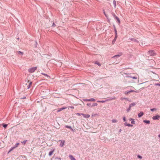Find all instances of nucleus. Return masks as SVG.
<instances>
[{
  "label": "nucleus",
  "mask_w": 160,
  "mask_h": 160,
  "mask_svg": "<svg viewBox=\"0 0 160 160\" xmlns=\"http://www.w3.org/2000/svg\"><path fill=\"white\" fill-rule=\"evenodd\" d=\"M148 55L149 56H154L156 55V53L154 50H150L148 51Z\"/></svg>",
  "instance_id": "f257e3e1"
},
{
  "label": "nucleus",
  "mask_w": 160,
  "mask_h": 160,
  "mask_svg": "<svg viewBox=\"0 0 160 160\" xmlns=\"http://www.w3.org/2000/svg\"><path fill=\"white\" fill-rule=\"evenodd\" d=\"M37 69V67H36L31 68L28 69V71L30 73H32L33 72Z\"/></svg>",
  "instance_id": "f03ea898"
},
{
  "label": "nucleus",
  "mask_w": 160,
  "mask_h": 160,
  "mask_svg": "<svg viewBox=\"0 0 160 160\" xmlns=\"http://www.w3.org/2000/svg\"><path fill=\"white\" fill-rule=\"evenodd\" d=\"M83 100L84 101L94 102L95 101V99L93 98H91L90 99H84Z\"/></svg>",
  "instance_id": "7ed1b4c3"
},
{
  "label": "nucleus",
  "mask_w": 160,
  "mask_h": 160,
  "mask_svg": "<svg viewBox=\"0 0 160 160\" xmlns=\"http://www.w3.org/2000/svg\"><path fill=\"white\" fill-rule=\"evenodd\" d=\"M152 119L153 120H158L159 119V118H160V116L158 115H156L155 116H153L152 117Z\"/></svg>",
  "instance_id": "20e7f679"
},
{
  "label": "nucleus",
  "mask_w": 160,
  "mask_h": 160,
  "mask_svg": "<svg viewBox=\"0 0 160 160\" xmlns=\"http://www.w3.org/2000/svg\"><path fill=\"white\" fill-rule=\"evenodd\" d=\"M122 55V53L121 52H120L118 54L115 55L112 57V58H115V57L118 58Z\"/></svg>",
  "instance_id": "39448f33"
},
{
  "label": "nucleus",
  "mask_w": 160,
  "mask_h": 160,
  "mask_svg": "<svg viewBox=\"0 0 160 160\" xmlns=\"http://www.w3.org/2000/svg\"><path fill=\"white\" fill-rule=\"evenodd\" d=\"M60 141L61 142L60 146L62 147L64 145L65 141L64 140H60Z\"/></svg>",
  "instance_id": "423d86ee"
},
{
  "label": "nucleus",
  "mask_w": 160,
  "mask_h": 160,
  "mask_svg": "<svg viewBox=\"0 0 160 160\" xmlns=\"http://www.w3.org/2000/svg\"><path fill=\"white\" fill-rule=\"evenodd\" d=\"M81 114L85 118H88L90 117V115L89 114H85L83 113H81Z\"/></svg>",
  "instance_id": "0eeeda50"
},
{
  "label": "nucleus",
  "mask_w": 160,
  "mask_h": 160,
  "mask_svg": "<svg viewBox=\"0 0 160 160\" xmlns=\"http://www.w3.org/2000/svg\"><path fill=\"white\" fill-rule=\"evenodd\" d=\"M143 114H144V113L143 112H141L140 113H139L138 114V117L139 118H140L143 115Z\"/></svg>",
  "instance_id": "6e6552de"
},
{
  "label": "nucleus",
  "mask_w": 160,
  "mask_h": 160,
  "mask_svg": "<svg viewBox=\"0 0 160 160\" xmlns=\"http://www.w3.org/2000/svg\"><path fill=\"white\" fill-rule=\"evenodd\" d=\"M66 108V107H63V108H59L58 109L57 112H60Z\"/></svg>",
  "instance_id": "1a4fd4ad"
},
{
  "label": "nucleus",
  "mask_w": 160,
  "mask_h": 160,
  "mask_svg": "<svg viewBox=\"0 0 160 160\" xmlns=\"http://www.w3.org/2000/svg\"><path fill=\"white\" fill-rule=\"evenodd\" d=\"M19 144V143H18L16 144L15 146V147H12L11 148V151L14 148H16L18 147V145Z\"/></svg>",
  "instance_id": "9d476101"
},
{
  "label": "nucleus",
  "mask_w": 160,
  "mask_h": 160,
  "mask_svg": "<svg viewBox=\"0 0 160 160\" xmlns=\"http://www.w3.org/2000/svg\"><path fill=\"white\" fill-rule=\"evenodd\" d=\"M129 39H130L131 41H133L135 42H137L138 43V41L137 39H136L134 38H130Z\"/></svg>",
  "instance_id": "9b49d317"
},
{
  "label": "nucleus",
  "mask_w": 160,
  "mask_h": 160,
  "mask_svg": "<svg viewBox=\"0 0 160 160\" xmlns=\"http://www.w3.org/2000/svg\"><path fill=\"white\" fill-rule=\"evenodd\" d=\"M69 157L71 160H76L74 158V157L72 155H70Z\"/></svg>",
  "instance_id": "f8f14e48"
},
{
  "label": "nucleus",
  "mask_w": 160,
  "mask_h": 160,
  "mask_svg": "<svg viewBox=\"0 0 160 160\" xmlns=\"http://www.w3.org/2000/svg\"><path fill=\"white\" fill-rule=\"evenodd\" d=\"M115 18L117 20V22H118L119 23H120V20L119 19V18L118 17H117V16Z\"/></svg>",
  "instance_id": "ddd939ff"
},
{
  "label": "nucleus",
  "mask_w": 160,
  "mask_h": 160,
  "mask_svg": "<svg viewBox=\"0 0 160 160\" xmlns=\"http://www.w3.org/2000/svg\"><path fill=\"white\" fill-rule=\"evenodd\" d=\"M143 122L144 123H146L147 124H149L150 123V121L149 120H144L143 121Z\"/></svg>",
  "instance_id": "4468645a"
},
{
  "label": "nucleus",
  "mask_w": 160,
  "mask_h": 160,
  "mask_svg": "<svg viewBox=\"0 0 160 160\" xmlns=\"http://www.w3.org/2000/svg\"><path fill=\"white\" fill-rule=\"evenodd\" d=\"M135 105H136V103L134 102H133V103H132L131 104H130L129 106L131 107L132 106H134Z\"/></svg>",
  "instance_id": "2eb2a0df"
},
{
  "label": "nucleus",
  "mask_w": 160,
  "mask_h": 160,
  "mask_svg": "<svg viewBox=\"0 0 160 160\" xmlns=\"http://www.w3.org/2000/svg\"><path fill=\"white\" fill-rule=\"evenodd\" d=\"M32 82H30L28 85V86L27 87V88L28 89H29L31 87V85H32Z\"/></svg>",
  "instance_id": "dca6fc26"
},
{
  "label": "nucleus",
  "mask_w": 160,
  "mask_h": 160,
  "mask_svg": "<svg viewBox=\"0 0 160 160\" xmlns=\"http://www.w3.org/2000/svg\"><path fill=\"white\" fill-rule=\"evenodd\" d=\"M53 152H54V151L53 150H52V151H51L49 153V156H51L52 154V153H53Z\"/></svg>",
  "instance_id": "f3484780"
},
{
  "label": "nucleus",
  "mask_w": 160,
  "mask_h": 160,
  "mask_svg": "<svg viewBox=\"0 0 160 160\" xmlns=\"http://www.w3.org/2000/svg\"><path fill=\"white\" fill-rule=\"evenodd\" d=\"M103 13H104V14L105 15V16L107 18V19H108L109 20L108 18V16L106 14V13L105 12L104 10H103Z\"/></svg>",
  "instance_id": "a211bd4d"
},
{
  "label": "nucleus",
  "mask_w": 160,
  "mask_h": 160,
  "mask_svg": "<svg viewBox=\"0 0 160 160\" xmlns=\"http://www.w3.org/2000/svg\"><path fill=\"white\" fill-rule=\"evenodd\" d=\"M41 74H42V75H43L47 77H48L49 78H50V77L49 76H48L47 74H45V73H42Z\"/></svg>",
  "instance_id": "6ab92c4d"
},
{
  "label": "nucleus",
  "mask_w": 160,
  "mask_h": 160,
  "mask_svg": "<svg viewBox=\"0 0 160 160\" xmlns=\"http://www.w3.org/2000/svg\"><path fill=\"white\" fill-rule=\"evenodd\" d=\"M113 4L114 7L115 8L116 7V2L115 0L113 1Z\"/></svg>",
  "instance_id": "aec40b11"
},
{
  "label": "nucleus",
  "mask_w": 160,
  "mask_h": 160,
  "mask_svg": "<svg viewBox=\"0 0 160 160\" xmlns=\"http://www.w3.org/2000/svg\"><path fill=\"white\" fill-rule=\"evenodd\" d=\"M27 140H25L24 141H23L21 142V143L22 144L24 145L26 143V142H27Z\"/></svg>",
  "instance_id": "412c9836"
},
{
  "label": "nucleus",
  "mask_w": 160,
  "mask_h": 160,
  "mask_svg": "<svg viewBox=\"0 0 160 160\" xmlns=\"http://www.w3.org/2000/svg\"><path fill=\"white\" fill-rule=\"evenodd\" d=\"M2 125L3 126V127L4 128H6L7 127L8 125L7 124H5L4 123H2Z\"/></svg>",
  "instance_id": "4be33fe9"
},
{
  "label": "nucleus",
  "mask_w": 160,
  "mask_h": 160,
  "mask_svg": "<svg viewBox=\"0 0 160 160\" xmlns=\"http://www.w3.org/2000/svg\"><path fill=\"white\" fill-rule=\"evenodd\" d=\"M65 127L68 128L69 129H72V127L71 126H68V125H66L65 126Z\"/></svg>",
  "instance_id": "5701e85b"
},
{
  "label": "nucleus",
  "mask_w": 160,
  "mask_h": 160,
  "mask_svg": "<svg viewBox=\"0 0 160 160\" xmlns=\"http://www.w3.org/2000/svg\"><path fill=\"white\" fill-rule=\"evenodd\" d=\"M95 64H97V65H98L99 66H101V65L100 63L99 62H96L95 63Z\"/></svg>",
  "instance_id": "b1692460"
},
{
  "label": "nucleus",
  "mask_w": 160,
  "mask_h": 160,
  "mask_svg": "<svg viewBox=\"0 0 160 160\" xmlns=\"http://www.w3.org/2000/svg\"><path fill=\"white\" fill-rule=\"evenodd\" d=\"M131 107L129 106V108L127 109V112H129L131 110Z\"/></svg>",
  "instance_id": "393cba45"
},
{
  "label": "nucleus",
  "mask_w": 160,
  "mask_h": 160,
  "mask_svg": "<svg viewBox=\"0 0 160 160\" xmlns=\"http://www.w3.org/2000/svg\"><path fill=\"white\" fill-rule=\"evenodd\" d=\"M117 121L116 119H112V122L113 123H116L117 122Z\"/></svg>",
  "instance_id": "a878e982"
},
{
  "label": "nucleus",
  "mask_w": 160,
  "mask_h": 160,
  "mask_svg": "<svg viewBox=\"0 0 160 160\" xmlns=\"http://www.w3.org/2000/svg\"><path fill=\"white\" fill-rule=\"evenodd\" d=\"M97 105H98V104L97 103H94L92 105L91 107H94L95 106H97Z\"/></svg>",
  "instance_id": "bb28decb"
},
{
  "label": "nucleus",
  "mask_w": 160,
  "mask_h": 160,
  "mask_svg": "<svg viewBox=\"0 0 160 160\" xmlns=\"http://www.w3.org/2000/svg\"><path fill=\"white\" fill-rule=\"evenodd\" d=\"M157 110V109L156 108H151L150 109V110L152 112H153L155 110Z\"/></svg>",
  "instance_id": "cd10ccee"
},
{
  "label": "nucleus",
  "mask_w": 160,
  "mask_h": 160,
  "mask_svg": "<svg viewBox=\"0 0 160 160\" xmlns=\"http://www.w3.org/2000/svg\"><path fill=\"white\" fill-rule=\"evenodd\" d=\"M114 31H115V35H118L117 34V30H116V28H115Z\"/></svg>",
  "instance_id": "c85d7f7f"
},
{
  "label": "nucleus",
  "mask_w": 160,
  "mask_h": 160,
  "mask_svg": "<svg viewBox=\"0 0 160 160\" xmlns=\"http://www.w3.org/2000/svg\"><path fill=\"white\" fill-rule=\"evenodd\" d=\"M18 54H21V55H23V52H21V51H18Z\"/></svg>",
  "instance_id": "c756f323"
},
{
  "label": "nucleus",
  "mask_w": 160,
  "mask_h": 160,
  "mask_svg": "<svg viewBox=\"0 0 160 160\" xmlns=\"http://www.w3.org/2000/svg\"><path fill=\"white\" fill-rule=\"evenodd\" d=\"M131 123L132 124H135V121H134L133 120H132L131 121Z\"/></svg>",
  "instance_id": "7c9ffc66"
},
{
  "label": "nucleus",
  "mask_w": 160,
  "mask_h": 160,
  "mask_svg": "<svg viewBox=\"0 0 160 160\" xmlns=\"http://www.w3.org/2000/svg\"><path fill=\"white\" fill-rule=\"evenodd\" d=\"M112 14L115 18V17L117 16L116 15H115V14L113 12H112Z\"/></svg>",
  "instance_id": "2f4dec72"
},
{
  "label": "nucleus",
  "mask_w": 160,
  "mask_h": 160,
  "mask_svg": "<svg viewBox=\"0 0 160 160\" xmlns=\"http://www.w3.org/2000/svg\"><path fill=\"white\" fill-rule=\"evenodd\" d=\"M127 126H128V127H132L133 126V125H131L130 124H127Z\"/></svg>",
  "instance_id": "473e14b6"
},
{
  "label": "nucleus",
  "mask_w": 160,
  "mask_h": 160,
  "mask_svg": "<svg viewBox=\"0 0 160 160\" xmlns=\"http://www.w3.org/2000/svg\"><path fill=\"white\" fill-rule=\"evenodd\" d=\"M118 37V35H115V37L114 38V40H115V41L116 40L117 38Z\"/></svg>",
  "instance_id": "72a5a7b5"
},
{
  "label": "nucleus",
  "mask_w": 160,
  "mask_h": 160,
  "mask_svg": "<svg viewBox=\"0 0 160 160\" xmlns=\"http://www.w3.org/2000/svg\"><path fill=\"white\" fill-rule=\"evenodd\" d=\"M118 37V35H115V37L114 38V40H115V41L116 40L117 38Z\"/></svg>",
  "instance_id": "f704fd0d"
},
{
  "label": "nucleus",
  "mask_w": 160,
  "mask_h": 160,
  "mask_svg": "<svg viewBox=\"0 0 160 160\" xmlns=\"http://www.w3.org/2000/svg\"><path fill=\"white\" fill-rule=\"evenodd\" d=\"M131 77L133 79H137V78L135 77Z\"/></svg>",
  "instance_id": "c9c22d12"
},
{
  "label": "nucleus",
  "mask_w": 160,
  "mask_h": 160,
  "mask_svg": "<svg viewBox=\"0 0 160 160\" xmlns=\"http://www.w3.org/2000/svg\"><path fill=\"white\" fill-rule=\"evenodd\" d=\"M135 92V91H134L133 90H131L130 91H128V92H129V93L130 92Z\"/></svg>",
  "instance_id": "e433bc0d"
},
{
  "label": "nucleus",
  "mask_w": 160,
  "mask_h": 160,
  "mask_svg": "<svg viewBox=\"0 0 160 160\" xmlns=\"http://www.w3.org/2000/svg\"><path fill=\"white\" fill-rule=\"evenodd\" d=\"M138 158H140V159H141L142 158V157L141 156L139 155H138Z\"/></svg>",
  "instance_id": "4c0bfd02"
},
{
  "label": "nucleus",
  "mask_w": 160,
  "mask_h": 160,
  "mask_svg": "<svg viewBox=\"0 0 160 160\" xmlns=\"http://www.w3.org/2000/svg\"><path fill=\"white\" fill-rule=\"evenodd\" d=\"M56 26L55 24L53 22L52 25V27H55Z\"/></svg>",
  "instance_id": "58836bf2"
},
{
  "label": "nucleus",
  "mask_w": 160,
  "mask_h": 160,
  "mask_svg": "<svg viewBox=\"0 0 160 160\" xmlns=\"http://www.w3.org/2000/svg\"><path fill=\"white\" fill-rule=\"evenodd\" d=\"M129 93V92H128V91H126L124 93L125 94H128Z\"/></svg>",
  "instance_id": "ea45409f"
},
{
  "label": "nucleus",
  "mask_w": 160,
  "mask_h": 160,
  "mask_svg": "<svg viewBox=\"0 0 160 160\" xmlns=\"http://www.w3.org/2000/svg\"><path fill=\"white\" fill-rule=\"evenodd\" d=\"M87 105L88 106H91V103H88L87 104Z\"/></svg>",
  "instance_id": "a19ab883"
},
{
  "label": "nucleus",
  "mask_w": 160,
  "mask_h": 160,
  "mask_svg": "<svg viewBox=\"0 0 160 160\" xmlns=\"http://www.w3.org/2000/svg\"><path fill=\"white\" fill-rule=\"evenodd\" d=\"M69 107L70 108H72V109H74V107L73 106H70Z\"/></svg>",
  "instance_id": "79ce46f5"
},
{
  "label": "nucleus",
  "mask_w": 160,
  "mask_h": 160,
  "mask_svg": "<svg viewBox=\"0 0 160 160\" xmlns=\"http://www.w3.org/2000/svg\"><path fill=\"white\" fill-rule=\"evenodd\" d=\"M115 40H114V39L112 40V43L113 44H114V43L115 42Z\"/></svg>",
  "instance_id": "37998d69"
},
{
  "label": "nucleus",
  "mask_w": 160,
  "mask_h": 160,
  "mask_svg": "<svg viewBox=\"0 0 160 160\" xmlns=\"http://www.w3.org/2000/svg\"><path fill=\"white\" fill-rule=\"evenodd\" d=\"M155 85L156 86H160V84L159 83L155 84Z\"/></svg>",
  "instance_id": "c03bdc74"
},
{
  "label": "nucleus",
  "mask_w": 160,
  "mask_h": 160,
  "mask_svg": "<svg viewBox=\"0 0 160 160\" xmlns=\"http://www.w3.org/2000/svg\"><path fill=\"white\" fill-rule=\"evenodd\" d=\"M123 120L124 121H125L126 120V118L125 117H123Z\"/></svg>",
  "instance_id": "a18cd8bd"
},
{
  "label": "nucleus",
  "mask_w": 160,
  "mask_h": 160,
  "mask_svg": "<svg viewBox=\"0 0 160 160\" xmlns=\"http://www.w3.org/2000/svg\"><path fill=\"white\" fill-rule=\"evenodd\" d=\"M58 159L60 160H61V158H55V159Z\"/></svg>",
  "instance_id": "49530a36"
},
{
  "label": "nucleus",
  "mask_w": 160,
  "mask_h": 160,
  "mask_svg": "<svg viewBox=\"0 0 160 160\" xmlns=\"http://www.w3.org/2000/svg\"><path fill=\"white\" fill-rule=\"evenodd\" d=\"M36 44H35V47H37V44H38L37 42H36Z\"/></svg>",
  "instance_id": "de8ad7c7"
},
{
  "label": "nucleus",
  "mask_w": 160,
  "mask_h": 160,
  "mask_svg": "<svg viewBox=\"0 0 160 160\" xmlns=\"http://www.w3.org/2000/svg\"><path fill=\"white\" fill-rule=\"evenodd\" d=\"M127 124H128V123H127V122H125L124 123V125H125V126H127Z\"/></svg>",
  "instance_id": "09e8293b"
},
{
  "label": "nucleus",
  "mask_w": 160,
  "mask_h": 160,
  "mask_svg": "<svg viewBox=\"0 0 160 160\" xmlns=\"http://www.w3.org/2000/svg\"><path fill=\"white\" fill-rule=\"evenodd\" d=\"M26 98V97H23L22 98H21V99H25V98Z\"/></svg>",
  "instance_id": "8fccbe9b"
},
{
  "label": "nucleus",
  "mask_w": 160,
  "mask_h": 160,
  "mask_svg": "<svg viewBox=\"0 0 160 160\" xmlns=\"http://www.w3.org/2000/svg\"><path fill=\"white\" fill-rule=\"evenodd\" d=\"M105 102V101H101V102L103 103V102Z\"/></svg>",
  "instance_id": "3c124183"
},
{
  "label": "nucleus",
  "mask_w": 160,
  "mask_h": 160,
  "mask_svg": "<svg viewBox=\"0 0 160 160\" xmlns=\"http://www.w3.org/2000/svg\"><path fill=\"white\" fill-rule=\"evenodd\" d=\"M81 113H77V114L79 115H81Z\"/></svg>",
  "instance_id": "603ef678"
},
{
  "label": "nucleus",
  "mask_w": 160,
  "mask_h": 160,
  "mask_svg": "<svg viewBox=\"0 0 160 160\" xmlns=\"http://www.w3.org/2000/svg\"><path fill=\"white\" fill-rule=\"evenodd\" d=\"M133 120V119H132V118H130V119H129V120H130V121L131 120Z\"/></svg>",
  "instance_id": "864d4df0"
},
{
  "label": "nucleus",
  "mask_w": 160,
  "mask_h": 160,
  "mask_svg": "<svg viewBox=\"0 0 160 160\" xmlns=\"http://www.w3.org/2000/svg\"><path fill=\"white\" fill-rule=\"evenodd\" d=\"M122 131V130L121 129H120L119 130V132H121Z\"/></svg>",
  "instance_id": "5fc2aeb1"
},
{
  "label": "nucleus",
  "mask_w": 160,
  "mask_h": 160,
  "mask_svg": "<svg viewBox=\"0 0 160 160\" xmlns=\"http://www.w3.org/2000/svg\"><path fill=\"white\" fill-rule=\"evenodd\" d=\"M71 129V130L72 131H74V130H73V129H72H72Z\"/></svg>",
  "instance_id": "6e6d98bb"
},
{
  "label": "nucleus",
  "mask_w": 160,
  "mask_h": 160,
  "mask_svg": "<svg viewBox=\"0 0 160 160\" xmlns=\"http://www.w3.org/2000/svg\"><path fill=\"white\" fill-rule=\"evenodd\" d=\"M98 102H101V101H97Z\"/></svg>",
  "instance_id": "4d7b16f0"
},
{
  "label": "nucleus",
  "mask_w": 160,
  "mask_h": 160,
  "mask_svg": "<svg viewBox=\"0 0 160 160\" xmlns=\"http://www.w3.org/2000/svg\"><path fill=\"white\" fill-rule=\"evenodd\" d=\"M158 137L160 138V134H159V135H158Z\"/></svg>",
  "instance_id": "13d9d810"
},
{
  "label": "nucleus",
  "mask_w": 160,
  "mask_h": 160,
  "mask_svg": "<svg viewBox=\"0 0 160 160\" xmlns=\"http://www.w3.org/2000/svg\"><path fill=\"white\" fill-rule=\"evenodd\" d=\"M113 27H114V29H115V28H116L115 25H113Z\"/></svg>",
  "instance_id": "bf43d9fd"
},
{
  "label": "nucleus",
  "mask_w": 160,
  "mask_h": 160,
  "mask_svg": "<svg viewBox=\"0 0 160 160\" xmlns=\"http://www.w3.org/2000/svg\"><path fill=\"white\" fill-rule=\"evenodd\" d=\"M16 39H17L18 40H19V38H17Z\"/></svg>",
  "instance_id": "052dcab7"
},
{
  "label": "nucleus",
  "mask_w": 160,
  "mask_h": 160,
  "mask_svg": "<svg viewBox=\"0 0 160 160\" xmlns=\"http://www.w3.org/2000/svg\"><path fill=\"white\" fill-rule=\"evenodd\" d=\"M10 152V151H9L8 152V153L9 152Z\"/></svg>",
  "instance_id": "680f3d73"
}]
</instances>
